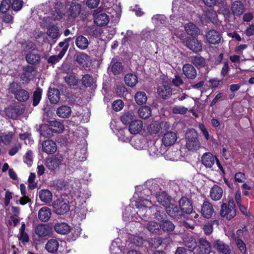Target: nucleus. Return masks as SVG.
<instances>
[{"instance_id": "obj_18", "label": "nucleus", "mask_w": 254, "mask_h": 254, "mask_svg": "<svg viewBox=\"0 0 254 254\" xmlns=\"http://www.w3.org/2000/svg\"><path fill=\"white\" fill-rule=\"evenodd\" d=\"M216 160V157L210 152L204 153L201 157L202 164L207 168H211Z\"/></svg>"}, {"instance_id": "obj_55", "label": "nucleus", "mask_w": 254, "mask_h": 254, "mask_svg": "<svg viewBox=\"0 0 254 254\" xmlns=\"http://www.w3.org/2000/svg\"><path fill=\"white\" fill-rule=\"evenodd\" d=\"M205 16L213 23H216L217 21L216 12L213 9H209L205 12Z\"/></svg>"}, {"instance_id": "obj_46", "label": "nucleus", "mask_w": 254, "mask_h": 254, "mask_svg": "<svg viewBox=\"0 0 254 254\" xmlns=\"http://www.w3.org/2000/svg\"><path fill=\"white\" fill-rule=\"evenodd\" d=\"M125 81L126 84L128 86L133 87L137 83L138 79L135 74L127 73L125 77Z\"/></svg>"}, {"instance_id": "obj_25", "label": "nucleus", "mask_w": 254, "mask_h": 254, "mask_svg": "<svg viewBox=\"0 0 254 254\" xmlns=\"http://www.w3.org/2000/svg\"><path fill=\"white\" fill-rule=\"evenodd\" d=\"M35 231L39 237H45L51 233V228L46 224H42L38 225L36 227Z\"/></svg>"}, {"instance_id": "obj_31", "label": "nucleus", "mask_w": 254, "mask_h": 254, "mask_svg": "<svg viewBox=\"0 0 254 254\" xmlns=\"http://www.w3.org/2000/svg\"><path fill=\"white\" fill-rule=\"evenodd\" d=\"M55 231L59 234L65 235L70 231V227L66 223H57L55 225Z\"/></svg>"}, {"instance_id": "obj_52", "label": "nucleus", "mask_w": 254, "mask_h": 254, "mask_svg": "<svg viewBox=\"0 0 254 254\" xmlns=\"http://www.w3.org/2000/svg\"><path fill=\"white\" fill-rule=\"evenodd\" d=\"M234 240L236 242L237 247H238L240 252L243 254H246L247 252V247L245 243L243 242V241L238 237L235 238Z\"/></svg>"}, {"instance_id": "obj_58", "label": "nucleus", "mask_w": 254, "mask_h": 254, "mask_svg": "<svg viewBox=\"0 0 254 254\" xmlns=\"http://www.w3.org/2000/svg\"><path fill=\"white\" fill-rule=\"evenodd\" d=\"M66 183L63 179H56L53 182L55 188L58 190H62L66 186Z\"/></svg>"}, {"instance_id": "obj_47", "label": "nucleus", "mask_w": 254, "mask_h": 254, "mask_svg": "<svg viewBox=\"0 0 254 254\" xmlns=\"http://www.w3.org/2000/svg\"><path fill=\"white\" fill-rule=\"evenodd\" d=\"M27 62L32 64H36L39 63L40 60V55L38 54H35L33 52H29L26 56Z\"/></svg>"}, {"instance_id": "obj_3", "label": "nucleus", "mask_w": 254, "mask_h": 254, "mask_svg": "<svg viewBox=\"0 0 254 254\" xmlns=\"http://www.w3.org/2000/svg\"><path fill=\"white\" fill-rule=\"evenodd\" d=\"M186 138V147L189 151H195L200 147V143L196 131L192 130L188 132Z\"/></svg>"}, {"instance_id": "obj_6", "label": "nucleus", "mask_w": 254, "mask_h": 254, "mask_svg": "<svg viewBox=\"0 0 254 254\" xmlns=\"http://www.w3.org/2000/svg\"><path fill=\"white\" fill-rule=\"evenodd\" d=\"M220 214L222 217H226L227 219H231L236 215V211L235 209V203L233 199L230 200L228 206L226 203L221 205Z\"/></svg>"}, {"instance_id": "obj_20", "label": "nucleus", "mask_w": 254, "mask_h": 254, "mask_svg": "<svg viewBox=\"0 0 254 254\" xmlns=\"http://www.w3.org/2000/svg\"><path fill=\"white\" fill-rule=\"evenodd\" d=\"M146 227L148 231L152 234L158 235H162L161 223L150 221L147 223Z\"/></svg>"}, {"instance_id": "obj_32", "label": "nucleus", "mask_w": 254, "mask_h": 254, "mask_svg": "<svg viewBox=\"0 0 254 254\" xmlns=\"http://www.w3.org/2000/svg\"><path fill=\"white\" fill-rule=\"evenodd\" d=\"M60 92L56 88H50L48 91V98L52 103L56 104L60 99Z\"/></svg>"}, {"instance_id": "obj_64", "label": "nucleus", "mask_w": 254, "mask_h": 254, "mask_svg": "<svg viewBox=\"0 0 254 254\" xmlns=\"http://www.w3.org/2000/svg\"><path fill=\"white\" fill-rule=\"evenodd\" d=\"M185 245L188 247L190 251H192L195 248L196 243L193 238L190 237L188 238V240L185 241Z\"/></svg>"}, {"instance_id": "obj_9", "label": "nucleus", "mask_w": 254, "mask_h": 254, "mask_svg": "<svg viewBox=\"0 0 254 254\" xmlns=\"http://www.w3.org/2000/svg\"><path fill=\"white\" fill-rule=\"evenodd\" d=\"M184 42L185 43L186 46L193 52L197 53L202 50L201 43L196 38H187Z\"/></svg>"}, {"instance_id": "obj_17", "label": "nucleus", "mask_w": 254, "mask_h": 254, "mask_svg": "<svg viewBox=\"0 0 254 254\" xmlns=\"http://www.w3.org/2000/svg\"><path fill=\"white\" fill-rule=\"evenodd\" d=\"M206 38L210 44H218L221 39L220 33L216 30H210L206 34Z\"/></svg>"}, {"instance_id": "obj_4", "label": "nucleus", "mask_w": 254, "mask_h": 254, "mask_svg": "<svg viewBox=\"0 0 254 254\" xmlns=\"http://www.w3.org/2000/svg\"><path fill=\"white\" fill-rule=\"evenodd\" d=\"M170 127V124L167 122H155L148 126L147 130L151 134L159 135L168 130Z\"/></svg>"}, {"instance_id": "obj_50", "label": "nucleus", "mask_w": 254, "mask_h": 254, "mask_svg": "<svg viewBox=\"0 0 254 254\" xmlns=\"http://www.w3.org/2000/svg\"><path fill=\"white\" fill-rule=\"evenodd\" d=\"M110 66L111 70L115 75L120 73L123 70L121 63L119 62H115V60H113Z\"/></svg>"}, {"instance_id": "obj_14", "label": "nucleus", "mask_w": 254, "mask_h": 254, "mask_svg": "<svg viewBox=\"0 0 254 254\" xmlns=\"http://www.w3.org/2000/svg\"><path fill=\"white\" fill-rule=\"evenodd\" d=\"M23 112L22 108L19 106L13 107L10 106L6 108L5 110V114L8 118L16 119L19 116L21 115Z\"/></svg>"}, {"instance_id": "obj_35", "label": "nucleus", "mask_w": 254, "mask_h": 254, "mask_svg": "<svg viewBox=\"0 0 254 254\" xmlns=\"http://www.w3.org/2000/svg\"><path fill=\"white\" fill-rule=\"evenodd\" d=\"M40 200L46 203H50L52 200V193L48 190H42L39 192Z\"/></svg>"}, {"instance_id": "obj_10", "label": "nucleus", "mask_w": 254, "mask_h": 254, "mask_svg": "<svg viewBox=\"0 0 254 254\" xmlns=\"http://www.w3.org/2000/svg\"><path fill=\"white\" fill-rule=\"evenodd\" d=\"M157 201L161 205L165 207H167L170 205L172 197L166 192L162 190L159 193L155 195Z\"/></svg>"}, {"instance_id": "obj_26", "label": "nucleus", "mask_w": 254, "mask_h": 254, "mask_svg": "<svg viewBox=\"0 0 254 254\" xmlns=\"http://www.w3.org/2000/svg\"><path fill=\"white\" fill-rule=\"evenodd\" d=\"M143 127V124L140 120H134L129 125L128 130L131 134H136L138 133Z\"/></svg>"}, {"instance_id": "obj_21", "label": "nucleus", "mask_w": 254, "mask_h": 254, "mask_svg": "<svg viewBox=\"0 0 254 254\" xmlns=\"http://www.w3.org/2000/svg\"><path fill=\"white\" fill-rule=\"evenodd\" d=\"M199 246V254H210L211 251L210 244L203 238H200L198 241Z\"/></svg>"}, {"instance_id": "obj_16", "label": "nucleus", "mask_w": 254, "mask_h": 254, "mask_svg": "<svg viewBox=\"0 0 254 254\" xmlns=\"http://www.w3.org/2000/svg\"><path fill=\"white\" fill-rule=\"evenodd\" d=\"M214 212V208L212 204L208 201L203 202L201 205V213L202 215L207 219L211 217Z\"/></svg>"}, {"instance_id": "obj_54", "label": "nucleus", "mask_w": 254, "mask_h": 254, "mask_svg": "<svg viewBox=\"0 0 254 254\" xmlns=\"http://www.w3.org/2000/svg\"><path fill=\"white\" fill-rule=\"evenodd\" d=\"M133 119L134 116L128 112L125 113L121 117V121L124 124H130L132 121H134L133 120Z\"/></svg>"}, {"instance_id": "obj_22", "label": "nucleus", "mask_w": 254, "mask_h": 254, "mask_svg": "<svg viewBox=\"0 0 254 254\" xmlns=\"http://www.w3.org/2000/svg\"><path fill=\"white\" fill-rule=\"evenodd\" d=\"M179 207L183 213H191L192 210V206L188 199L182 197L179 201Z\"/></svg>"}, {"instance_id": "obj_13", "label": "nucleus", "mask_w": 254, "mask_h": 254, "mask_svg": "<svg viewBox=\"0 0 254 254\" xmlns=\"http://www.w3.org/2000/svg\"><path fill=\"white\" fill-rule=\"evenodd\" d=\"M43 151L47 154H52L55 153L57 150L56 142L52 140H46L42 143Z\"/></svg>"}, {"instance_id": "obj_40", "label": "nucleus", "mask_w": 254, "mask_h": 254, "mask_svg": "<svg viewBox=\"0 0 254 254\" xmlns=\"http://www.w3.org/2000/svg\"><path fill=\"white\" fill-rule=\"evenodd\" d=\"M161 226L162 229V234L165 232L170 233L174 230L175 228V225L169 220H163L161 222Z\"/></svg>"}, {"instance_id": "obj_33", "label": "nucleus", "mask_w": 254, "mask_h": 254, "mask_svg": "<svg viewBox=\"0 0 254 254\" xmlns=\"http://www.w3.org/2000/svg\"><path fill=\"white\" fill-rule=\"evenodd\" d=\"M59 247V242L54 239H51L47 242L45 249L50 253L54 254L56 253Z\"/></svg>"}, {"instance_id": "obj_29", "label": "nucleus", "mask_w": 254, "mask_h": 254, "mask_svg": "<svg viewBox=\"0 0 254 254\" xmlns=\"http://www.w3.org/2000/svg\"><path fill=\"white\" fill-rule=\"evenodd\" d=\"M245 10L243 3L241 1H235L231 6V11L234 15L240 16Z\"/></svg>"}, {"instance_id": "obj_8", "label": "nucleus", "mask_w": 254, "mask_h": 254, "mask_svg": "<svg viewBox=\"0 0 254 254\" xmlns=\"http://www.w3.org/2000/svg\"><path fill=\"white\" fill-rule=\"evenodd\" d=\"M98 11V9H97L93 13L94 23L101 26L107 25L110 20L109 16L105 13H100Z\"/></svg>"}, {"instance_id": "obj_36", "label": "nucleus", "mask_w": 254, "mask_h": 254, "mask_svg": "<svg viewBox=\"0 0 254 254\" xmlns=\"http://www.w3.org/2000/svg\"><path fill=\"white\" fill-rule=\"evenodd\" d=\"M65 82L70 87L77 86L79 81L76 75L74 73L67 74L64 77Z\"/></svg>"}, {"instance_id": "obj_43", "label": "nucleus", "mask_w": 254, "mask_h": 254, "mask_svg": "<svg viewBox=\"0 0 254 254\" xmlns=\"http://www.w3.org/2000/svg\"><path fill=\"white\" fill-rule=\"evenodd\" d=\"M16 99L20 102L27 101L29 98V94L28 91L23 89H19L18 91L14 95Z\"/></svg>"}, {"instance_id": "obj_63", "label": "nucleus", "mask_w": 254, "mask_h": 254, "mask_svg": "<svg viewBox=\"0 0 254 254\" xmlns=\"http://www.w3.org/2000/svg\"><path fill=\"white\" fill-rule=\"evenodd\" d=\"M23 3L22 0H14L11 4L12 9L15 11L20 10L23 6Z\"/></svg>"}, {"instance_id": "obj_2", "label": "nucleus", "mask_w": 254, "mask_h": 254, "mask_svg": "<svg viewBox=\"0 0 254 254\" xmlns=\"http://www.w3.org/2000/svg\"><path fill=\"white\" fill-rule=\"evenodd\" d=\"M161 180L160 179H152L147 180L144 185L145 188L140 192V196H149L150 195L159 193L162 190Z\"/></svg>"}, {"instance_id": "obj_7", "label": "nucleus", "mask_w": 254, "mask_h": 254, "mask_svg": "<svg viewBox=\"0 0 254 254\" xmlns=\"http://www.w3.org/2000/svg\"><path fill=\"white\" fill-rule=\"evenodd\" d=\"M64 158L62 155H57L55 157L46 161L47 167L51 171H54L63 164Z\"/></svg>"}, {"instance_id": "obj_53", "label": "nucleus", "mask_w": 254, "mask_h": 254, "mask_svg": "<svg viewBox=\"0 0 254 254\" xmlns=\"http://www.w3.org/2000/svg\"><path fill=\"white\" fill-rule=\"evenodd\" d=\"M47 34L52 39H54L57 38L59 35L58 27L54 25L49 27L47 31Z\"/></svg>"}, {"instance_id": "obj_51", "label": "nucleus", "mask_w": 254, "mask_h": 254, "mask_svg": "<svg viewBox=\"0 0 254 254\" xmlns=\"http://www.w3.org/2000/svg\"><path fill=\"white\" fill-rule=\"evenodd\" d=\"M42 94V90L40 88H37L33 93V105L36 106L39 103Z\"/></svg>"}, {"instance_id": "obj_41", "label": "nucleus", "mask_w": 254, "mask_h": 254, "mask_svg": "<svg viewBox=\"0 0 254 254\" xmlns=\"http://www.w3.org/2000/svg\"><path fill=\"white\" fill-rule=\"evenodd\" d=\"M185 30L188 35L191 36L197 35L199 32L198 28L192 23H189L186 24L185 26Z\"/></svg>"}, {"instance_id": "obj_39", "label": "nucleus", "mask_w": 254, "mask_h": 254, "mask_svg": "<svg viewBox=\"0 0 254 254\" xmlns=\"http://www.w3.org/2000/svg\"><path fill=\"white\" fill-rule=\"evenodd\" d=\"M51 128H49V130L52 132L60 133L64 129V126L63 124L57 121H53L50 122Z\"/></svg>"}, {"instance_id": "obj_19", "label": "nucleus", "mask_w": 254, "mask_h": 254, "mask_svg": "<svg viewBox=\"0 0 254 254\" xmlns=\"http://www.w3.org/2000/svg\"><path fill=\"white\" fill-rule=\"evenodd\" d=\"M166 208V211L168 214L171 217L178 219L181 218L183 213L180 207L172 204L171 203L170 205L168 206Z\"/></svg>"}, {"instance_id": "obj_38", "label": "nucleus", "mask_w": 254, "mask_h": 254, "mask_svg": "<svg viewBox=\"0 0 254 254\" xmlns=\"http://www.w3.org/2000/svg\"><path fill=\"white\" fill-rule=\"evenodd\" d=\"M81 5L76 2H72L69 7L70 16L75 18L80 14L81 12Z\"/></svg>"}, {"instance_id": "obj_1", "label": "nucleus", "mask_w": 254, "mask_h": 254, "mask_svg": "<svg viewBox=\"0 0 254 254\" xmlns=\"http://www.w3.org/2000/svg\"><path fill=\"white\" fill-rule=\"evenodd\" d=\"M134 198H136L135 206L138 210L136 211L130 206L127 207L123 213V218L126 221L140 222L142 219H145L147 207L148 205H151V200L144 198V196L135 194Z\"/></svg>"}, {"instance_id": "obj_60", "label": "nucleus", "mask_w": 254, "mask_h": 254, "mask_svg": "<svg viewBox=\"0 0 254 254\" xmlns=\"http://www.w3.org/2000/svg\"><path fill=\"white\" fill-rule=\"evenodd\" d=\"M19 88V85L17 82H12L11 83L8 88V92L13 94L14 95L18 91Z\"/></svg>"}, {"instance_id": "obj_23", "label": "nucleus", "mask_w": 254, "mask_h": 254, "mask_svg": "<svg viewBox=\"0 0 254 254\" xmlns=\"http://www.w3.org/2000/svg\"><path fill=\"white\" fill-rule=\"evenodd\" d=\"M63 6L60 2H57L55 3L54 9L51 11V19L53 20H60L61 19L63 15L64 12L63 10Z\"/></svg>"}, {"instance_id": "obj_49", "label": "nucleus", "mask_w": 254, "mask_h": 254, "mask_svg": "<svg viewBox=\"0 0 254 254\" xmlns=\"http://www.w3.org/2000/svg\"><path fill=\"white\" fill-rule=\"evenodd\" d=\"M134 99L138 105L145 104L147 100L146 93L142 91L137 92L135 95Z\"/></svg>"}, {"instance_id": "obj_34", "label": "nucleus", "mask_w": 254, "mask_h": 254, "mask_svg": "<svg viewBox=\"0 0 254 254\" xmlns=\"http://www.w3.org/2000/svg\"><path fill=\"white\" fill-rule=\"evenodd\" d=\"M24 72L22 74L21 79L25 82H28L33 77L34 68L33 66L27 65L23 68Z\"/></svg>"}, {"instance_id": "obj_27", "label": "nucleus", "mask_w": 254, "mask_h": 254, "mask_svg": "<svg viewBox=\"0 0 254 254\" xmlns=\"http://www.w3.org/2000/svg\"><path fill=\"white\" fill-rule=\"evenodd\" d=\"M223 193L222 189L217 185L213 186L210 190V196L214 201L220 200L223 195Z\"/></svg>"}, {"instance_id": "obj_44", "label": "nucleus", "mask_w": 254, "mask_h": 254, "mask_svg": "<svg viewBox=\"0 0 254 254\" xmlns=\"http://www.w3.org/2000/svg\"><path fill=\"white\" fill-rule=\"evenodd\" d=\"M190 62L197 68L204 67L205 65V60L199 56L191 57Z\"/></svg>"}, {"instance_id": "obj_61", "label": "nucleus", "mask_w": 254, "mask_h": 254, "mask_svg": "<svg viewBox=\"0 0 254 254\" xmlns=\"http://www.w3.org/2000/svg\"><path fill=\"white\" fill-rule=\"evenodd\" d=\"M10 0H3L0 5V11L2 13H6L10 7Z\"/></svg>"}, {"instance_id": "obj_57", "label": "nucleus", "mask_w": 254, "mask_h": 254, "mask_svg": "<svg viewBox=\"0 0 254 254\" xmlns=\"http://www.w3.org/2000/svg\"><path fill=\"white\" fill-rule=\"evenodd\" d=\"M155 33L153 31H143L142 32V38L145 41H154Z\"/></svg>"}, {"instance_id": "obj_15", "label": "nucleus", "mask_w": 254, "mask_h": 254, "mask_svg": "<svg viewBox=\"0 0 254 254\" xmlns=\"http://www.w3.org/2000/svg\"><path fill=\"white\" fill-rule=\"evenodd\" d=\"M182 70L184 74L188 79H193L196 77V70L191 64H185L183 66Z\"/></svg>"}, {"instance_id": "obj_59", "label": "nucleus", "mask_w": 254, "mask_h": 254, "mask_svg": "<svg viewBox=\"0 0 254 254\" xmlns=\"http://www.w3.org/2000/svg\"><path fill=\"white\" fill-rule=\"evenodd\" d=\"M93 78L89 74H85L82 78L83 85L86 87L91 86L93 83Z\"/></svg>"}, {"instance_id": "obj_42", "label": "nucleus", "mask_w": 254, "mask_h": 254, "mask_svg": "<svg viewBox=\"0 0 254 254\" xmlns=\"http://www.w3.org/2000/svg\"><path fill=\"white\" fill-rule=\"evenodd\" d=\"M148 152L149 155L153 158L159 157L163 154L162 149L154 144L149 147Z\"/></svg>"}, {"instance_id": "obj_48", "label": "nucleus", "mask_w": 254, "mask_h": 254, "mask_svg": "<svg viewBox=\"0 0 254 254\" xmlns=\"http://www.w3.org/2000/svg\"><path fill=\"white\" fill-rule=\"evenodd\" d=\"M139 116L143 119H147L151 115V110L148 106H143L138 111Z\"/></svg>"}, {"instance_id": "obj_11", "label": "nucleus", "mask_w": 254, "mask_h": 254, "mask_svg": "<svg viewBox=\"0 0 254 254\" xmlns=\"http://www.w3.org/2000/svg\"><path fill=\"white\" fill-rule=\"evenodd\" d=\"M163 134H164V135L162 140L163 144L165 146H171L176 142L177 136L175 132L167 130Z\"/></svg>"}, {"instance_id": "obj_24", "label": "nucleus", "mask_w": 254, "mask_h": 254, "mask_svg": "<svg viewBox=\"0 0 254 254\" xmlns=\"http://www.w3.org/2000/svg\"><path fill=\"white\" fill-rule=\"evenodd\" d=\"M157 92L160 97L166 99L172 95V88L169 85L164 83L158 86Z\"/></svg>"}, {"instance_id": "obj_62", "label": "nucleus", "mask_w": 254, "mask_h": 254, "mask_svg": "<svg viewBox=\"0 0 254 254\" xmlns=\"http://www.w3.org/2000/svg\"><path fill=\"white\" fill-rule=\"evenodd\" d=\"M173 112L174 114H185L188 111V108L181 106H176L173 108Z\"/></svg>"}, {"instance_id": "obj_5", "label": "nucleus", "mask_w": 254, "mask_h": 254, "mask_svg": "<svg viewBox=\"0 0 254 254\" xmlns=\"http://www.w3.org/2000/svg\"><path fill=\"white\" fill-rule=\"evenodd\" d=\"M53 208L56 214H64L69 210L68 201L63 198H58L53 203Z\"/></svg>"}, {"instance_id": "obj_28", "label": "nucleus", "mask_w": 254, "mask_h": 254, "mask_svg": "<svg viewBox=\"0 0 254 254\" xmlns=\"http://www.w3.org/2000/svg\"><path fill=\"white\" fill-rule=\"evenodd\" d=\"M51 209L47 206L42 207L38 212V218L42 222H47L51 217Z\"/></svg>"}, {"instance_id": "obj_56", "label": "nucleus", "mask_w": 254, "mask_h": 254, "mask_svg": "<svg viewBox=\"0 0 254 254\" xmlns=\"http://www.w3.org/2000/svg\"><path fill=\"white\" fill-rule=\"evenodd\" d=\"M166 19V16L161 14L155 15L152 18L153 22L156 25H158L159 23L162 24H165Z\"/></svg>"}, {"instance_id": "obj_30", "label": "nucleus", "mask_w": 254, "mask_h": 254, "mask_svg": "<svg viewBox=\"0 0 254 254\" xmlns=\"http://www.w3.org/2000/svg\"><path fill=\"white\" fill-rule=\"evenodd\" d=\"M56 113L60 118H68L71 115V109L68 106L63 105L57 109Z\"/></svg>"}, {"instance_id": "obj_12", "label": "nucleus", "mask_w": 254, "mask_h": 254, "mask_svg": "<svg viewBox=\"0 0 254 254\" xmlns=\"http://www.w3.org/2000/svg\"><path fill=\"white\" fill-rule=\"evenodd\" d=\"M213 247L218 252L223 254H230L231 250L228 245L220 240H216L213 242Z\"/></svg>"}, {"instance_id": "obj_37", "label": "nucleus", "mask_w": 254, "mask_h": 254, "mask_svg": "<svg viewBox=\"0 0 254 254\" xmlns=\"http://www.w3.org/2000/svg\"><path fill=\"white\" fill-rule=\"evenodd\" d=\"M76 46L80 50L86 49L89 45L88 39L83 36H78L75 40Z\"/></svg>"}, {"instance_id": "obj_45", "label": "nucleus", "mask_w": 254, "mask_h": 254, "mask_svg": "<svg viewBox=\"0 0 254 254\" xmlns=\"http://www.w3.org/2000/svg\"><path fill=\"white\" fill-rule=\"evenodd\" d=\"M13 134L11 131L0 133V142L5 145L9 144L11 141Z\"/></svg>"}]
</instances>
